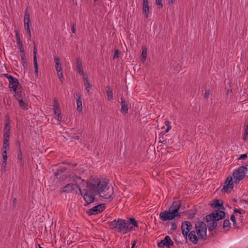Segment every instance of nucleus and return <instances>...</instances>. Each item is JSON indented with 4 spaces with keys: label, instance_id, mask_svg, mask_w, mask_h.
<instances>
[{
    "label": "nucleus",
    "instance_id": "nucleus-1",
    "mask_svg": "<svg viewBox=\"0 0 248 248\" xmlns=\"http://www.w3.org/2000/svg\"><path fill=\"white\" fill-rule=\"evenodd\" d=\"M108 180L96 177H91L87 182V188L80 190V194L83 197L87 206L95 201V195H100V197L109 201L112 200V196L114 190L113 187L108 186Z\"/></svg>",
    "mask_w": 248,
    "mask_h": 248
},
{
    "label": "nucleus",
    "instance_id": "nucleus-2",
    "mask_svg": "<svg viewBox=\"0 0 248 248\" xmlns=\"http://www.w3.org/2000/svg\"><path fill=\"white\" fill-rule=\"evenodd\" d=\"M248 171V168L247 166H242L239 167L237 170H235L232 173V176L229 175L225 182V186L222 190L224 192H227L228 191H230L232 189L233 187V182L232 179H234V182L236 184L238 183L241 180L244 178L246 173Z\"/></svg>",
    "mask_w": 248,
    "mask_h": 248
},
{
    "label": "nucleus",
    "instance_id": "nucleus-3",
    "mask_svg": "<svg viewBox=\"0 0 248 248\" xmlns=\"http://www.w3.org/2000/svg\"><path fill=\"white\" fill-rule=\"evenodd\" d=\"M109 224L112 227V229H115L118 232L125 234L131 231L132 228L129 227L128 223L125 219L118 218L114 219L109 222Z\"/></svg>",
    "mask_w": 248,
    "mask_h": 248
},
{
    "label": "nucleus",
    "instance_id": "nucleus-4",
    "mask_svg": "<svg viewBox=\"0 0 248 248\" xmlns=\"http://www.w3.org/2000/svg\"><path fill=\"white\" fill-rule=\"evenodd\" d=\"M195 226L199 239L202 240H207V226L205 223L203 221H198L195 223Z\"/></svg>",
    "mask_w": 248,
    "mask_h": 248
},
{
    "label": "nucleus",
    "instance_id": "nucleus-5",
    "mask_svg": "<svg viewBox=\"0 0 248 248\" xmlns=\"http://www.w3.org/2000/svg\"><path fill=\"white\" fill-rule=\"evenodd\" d=\"M3 76L8 80V87L11 90L16 92L17 90H20L21 88V85L16 78L8 74H3Z\"/></svg>",
    "mask_w": 248,
    "mask_h": 248
},
{
    "label": "nucleus",
    "instance_id": "nucleus-6",
    "mask_svg": "<svg viewBox=\"0 0 248 248\" xmlns=\"http://www.w3.org/2000/svg\"><path fill=\"white\" fill-rule=\"evenodd\" d=\"M106 205L104 203L99 204L88 210L86 212L89 216L97 215L102 212L105 209Z\"/></svg>",
    "mask_w": 248,
    "mask_h": 248
},
{
    "label": "nucleus",
    "instance_id": "nucleus-7",
    "mask_svg": "<svg viewBox=\"0 0 248 248\" xmlns=\"http://www.w3.org/2000/svg\"><path fill=\"white\" fill-rule=\"evenodd\" d=\"M181 207V202L180 201H174L169 208V210L173 214L175 217H180V214L178 213Z\"/></svg>",
    "mask_w": 248,
    "mask_h": 248
},
{
    "label": "nucleus",
    "instance_id": "nucleus-8",
    "mask_svg": "<svg viewBox=\"0 0 248 248\" xmlns=\"http://www.w3.org/2000/svg\"><path fill=\"white\" fill-rule=\"evenodd\" d=\"M159 216L160 219L163 221H165L168 220H171L175 217V216L169 210H164L160 212Z\"/></svg>",
    "mask_w": 248,
    "mask_h": 248
},
{
    "label": "nucleus",
    "instance_id": "nucleus-9",
    "mask_svg": "<svg viewBox=\"0 0 248 248\" xmlns=\"http://www.w3.org/2000/svg\"><path fill=\"white\" fill-rule=\"evenodd\" d=\"M173 245L174 243L171 240L170 237L168 235H166L164 239L158 243L157 246L159 248L166 247L167 248H170L171 246H173Z\"/></svg>",
    "mask_w": 248,
    "mask_h": 248
},
{
    "label": "nucleus",
    "instance_id": "nucleus-10",
    "mask_svg": "<svg viewBox=\"0 0 248 248\" xmlns=\"http://www.w3.org/2000/svg\"><path fill=\"white\" fill-rule=\"evenodd\" d=\"M78 189L79 190L80 193V190H82V189H81L78 185L74 184H69L62 188V192L64 193H69L72 190H74L77 192Z\"/></svg>",
    "mask_w": 248,
    "mask_h": 248
},
{
    "label": "nucleus",
    "instance_id": "nucleus-11",
    "mask_svg": "<svg viewBox=\"0 0 248 248\" xmlns=\"http://www.w3.org/2000/svg\"><path fill=\"white\" fill-rule=\"evenodd\" d=\"M29 22H30V15L28 11V9L27 8L25 12L24 23L25 28L27 32H28L29 38L30 40L31 38V31L30 26H29Z\"/></svg>",
    "mask_w": 248,
    "mask_h": 248
},
{
    "label": "nucleus",
    "instance_id": "nucleus-12",
    "mask_svg": "<svg viewBox=\"0 0 248 248\" xmlns=\"http://www.w3.org/2000/svg\"><path fill=\"white\" fill-rule=\"evenodd\" d=\"M192 226V224L189 221H185L183 222L181 225L182 233H184L185 232V233H188L191 229Z\"/></svg>",
    "mask_w": 248,
    "mask_h": 248
},
{
    "label": "nucleus",
    "instance_id": "nucleus-13",
    "mask_svg": "<svg viewBox=\"0 0 248 248\" xmlns=\"http://www.w3.org/2000/svg\"><path fill=\"white\" fill-rule=\"evenodd\" d=\"M121 112L123 114H126L128 113V108L127 101L125 100V99L122 97L121 98Z\"/></svg>",
    "mask_w": 248,
    "mask_h": 248
},
{
    "label": "nucleus",
    "instance_id": "nucleus-14",
    "mask_svg": "<svg viewBox=\"0 0 248 248\" xmlns=\"http://www.w3.org/2000/svg\"><path fill=\"white\" fill-rule=\"evenodd\" d=\"M212 214L215 217V220L217 221L224 218L225 216V212L220 210H215Z\"/></svg>",
    "mask_w": 248,
    "mask_h": 248
},
{
    "label": "nucleus",
    "instance_id": "nucleus-15",
    "mask_svg": "<svg viewBox=\"0 0 248 248\" xmlns=\"http://www.w3.org/2000/svg\"><path fill=\"white\" fill-rule=\"evenodd\" d=\"M149 6L148 0H143L142 11L146 18H148L149 14Z\"/></svg>",
    "mask_w": 248,
    "mask_h": 248
},
{
    "label": "nucleus",
    "instance_id": "nucleus-16",
    "mask_svg": "<svg viewBox=\"0 0 248 248\" xmlns=\"http://www.w3.org/2000/svg\"><path fill=\"white\" fill-rule=\"evenodd\" d=\"M33 64H34V72L36 76L38 75V63H37V57H36V54H37V49L35 46L34 45L33 49Z\"/></svg>",
    "mask_w": 248,
    "mask_h": 248
},
{
    "label": "nucleus",
    "instance_id": "nucleus-17",
    "mask_svg": "<svg viewBox=\"0 0 248 248\" xmlns=\"http://www.w3.org/2000/svg\"><path fill=\"white\" fill-rule=\"evenodd\" d=\"M189 240L193 244L195 245L198 243L199 238L196 235V232L194 231H191L188 234Z\"/></svg>",
    "mask_w": 248,
    "mask_h": 248
},
{
    "label": "nucleus",
    "instance_id": "nucleus-18",
    "mask_svg": "<svg viewBox=\"0 0 248 248\" xmlns=\"http://www.w3.org/2000/svg\"><path fill=\"white\" fill-rule=\"evenodd\" d=\"M210 205L214 208L224 209V208L223 206V202L219 200H214L213 202L211 203Z\"/></svg>",
    "mask_w": 248,
    "mask_h": 248
},
{
    "label": "nucleus",
    "instance_id": "nucleus-19",
    "mask_svg": "<svg viewBox=\"0 0 248 248\" xmlns=\"http://www.w3.org/2000/svg\"><path fill=\"white\" fill-rule=\"evenodd\" d=\"M15 93V98L18 100L25 98V93L22 91V88L20 90H17L16 92H14Z\"/></svg>",
    "mask_w": 248,
    "mask_h": 248
},
{
    "label": "nucleus",
    "instance_id": "nucleus-20",
    "mask_svg": "<svg viewBox=\"0 0 248 248\" xmlns=\"http://www.w3.org/2000/svg\"><path fill=\"white\" fill-rule=\"evenodd\" d=\"M76 65L77 72L81 75H83L84 72L83 70L82 62L79 58H77L76 59Z\"/></svg>",
    "mask_w": 248,
    "mask_h": 248
},
{
    "label": "nucleus",
    "instance_id": "nucleus-21",
    "mask_svg": "<svg viewBox=\"0 0 248 248\" xmlns=\"http://www.w3.org/2000/svg\"><path fill=\"white\" fill-rule=\"evenodd\" d=\"M19 106L22 109L26 110L28 109V103L26 101V98L17 100Z\"/></svg>",
    "mask_w": 248,
    "mask_h": 248
},
{
    "label": "nucleus",
    "instance_id": "nucleus-22",
    "mask_svg": "<svg viewBox=\"0 0 248 248\" xmlns=\"http://www.w3.org/2000/svg\"><path fill=\"white\" fill-rule=\"evenodd\" d=\"M53 113L55 115H56L58 113L61 112V110L60 109V105L59 103L57 101L56 98L54 99V103L53 105Z\"/></svg>",
    "mask_w": 248,
    "mask_h": 248
},
{
    "label": "nucleus",
    "instance_id": "nucleus-23",
    "mask_svg": "<svg viewBox=\"0 0 248 248\" xmlns=\"http://www.w3.org/2000/svg\"><path fill=\"white\" fill-rule=\"evenodd\" d=\"M217 221L213 220V221L208 222L207 226L208 228V230L210 231H212V230L215 229V228L217 227Z\"/></svg>",
    "mask_w": 248,
    "mask_h": 248
},
{
    "label": "nucleus",
    "instance_id": "nucleus-24",
    "mask_svg": "<svg viewBox=\"0 0 248 248\" xmlns=\"http://www.w3.org/2000/svg\"><path fill=\"white\" fill-rule=\"evenodd\" d=\"M76 103L77 105V109L78 112L82 111V101L80 96H79L76 100Z\"/></svg>",
    "mask_w": 248,
    "mask_h": 248
},
{
    "label": "nucleus",
    "instance_id": "nucleus-25",
    "mask_svg": "<svg viewBox=\"0 0 248 248\" xmlns=\"http://www.w3.org/2000/svg\"><path fill=\"white\" fill-rule=\"evenodd\" d=\"M55 63V68L56 71L62 70L61 64L60 63V60L58 57H55L54 59Z\"/></svg>",
    "mask_w": 248,
    "mask_h": 248
},
{
    "label": "nucleus",
    "instance_id": "nucleus-26",
    "mask_svg": "<svg viewBox=\"0 0 248 248\" xmlns=\"http://www.w3.org/2000/svg\"><path fill=\"white\" fill-rule=\"evenodd\" d=\"M10 119L9 116L6 117V123L5 124L3 132H10V127L9 126Z\"/></svg>",
    "mask_w": 248,
    "mask_h": 248
},
{
    "label": "nucleus",
    "instance_id": "nucleus-27",
    "mask_svg": "<svg viewBox=\"0 0 248 248\" xmlns=\"http://www.w3.org/2000/svg\"><path fill=\"white\" fill-rule=\"evenodd\" d=\"M107 97L108 99L110 101L111 100L113 99V92L112 90L109 87L107 86Z\"/></svg>",
    "mask_w": 248,
    "mask_h": 248
},
{
    "label": "nucleus",
    "instance_id": "nucleus-28",
    "mask_svg": "<svg viewBox=\"0 0 248 248\" xmlns=\"http://www.w3.org/2000/svg\"><path fill=\"white\" fill-rule=\"evenodd\" d=\"M17 145L18 146V149H19V151H18L19 152H18V154L17 159L18 161L20 162V164H21V163H22V154L21 150V149H20V143H19V141H18L17 142Z\"/></svg>",
    "mask_w": 248,
    "mask_h": 248
},
{
    "label": "nucleus",
    "instance_id": "nucleus-29",
    "mask_svg": "<svg viewBox=\"0 0 248 248\" xmlns=\"http://www.w3.org/2000/svg\"><path fill=\"white\" fill-rule=\"evenodd\" d=\"M215 217L212 213L210 215H207L205 217L203 218V220L206 221L207 223L215 220Z\"/></svg>",
    "mask_w": 248,
    "mask_h": 248
},
{
    "label": "nucleus",
    "instance_id": "nucleus-30",
    "mask_svg": "<svg viewBox=\"0 0 248 248\" xmlns=\"http://www.w3.org/2000/svg\"><path fill=\"white\" fill-rule=\"evenodd\" d=\"M83 80H84V81L85 82H84V85L86 87V90H87V91L88 92H89V89L91 88V85H90V83H89V81L88 80L87 78L84 77Z\"/></svg>",
    "mask_w": 248,
    "mask_h": 248
},
{
    "label": "nucleus",
    "instance_id": "nucleus-31",
    "mask_svg": "<svg viewBox=\"0 0 248 248\" xmlns=\"http://www.w3.org/2000/svg\"><path fill=\"white\" fill-rule=\"evenodd\" d=\"M147 48L145 47H142V53L141 55V59L144 61L146 60L147 56Z\"/></svg>",
    "mask_w": 248,
    "mask_h": 248
},
{
    "label": "nucleus",
    "instance_id": "nucleus-32",
    "mask_svg": "<svg viewBox=\"0 0 248 248\" xmlns=\"http://www.w3.org/2000/svg\"><path fill=\"white\" fill-rule=\"evenodd\" d=\"M127 223L132 224L135 227H138V223L136 221V220H135V219L134 218H130L129 219V221Z\"/></svg>",
    "mask_w": 248,
    "mask_h": 248
},
{
    "label": "nucleus",
    "instance_id": "nucleus-33",
    "mask_svg": "<svg viewBox=\"0 0 248 248\" xmlns=\"http://www.w3.org/2000/svg\"><path fill=\"white\" fill-rule=\"evenodd\" d=\"M74 181L77 183H79V182L81 181V182H83L87 184V182L84 180H82L81 177H80L79 176L77 175L75 176V177H74Z\"/></svg>",
    "mask_w": 248,
    "mask_h": 248
},
{
    "label": "nucleus",
    "instance_id": "nucleus-34",
    "mask_svg": "<svg viewBox=\"0 0 248 248\" xmlns=\"http://www.w3.org/2000/svg\"><path fill=\"white\" fill-rule=\"evenodd\" d=\"M10 145L9 141H3L2 149L3 150H9Z\"/></svg>",
    "mask_w": 248,
    "mask_h": 248
},
{
    "label": "nucleus",
    "instance_id": "nucleus-35",
    "mask_svg": "<svg viewBox=\"0 0 248 248\" xmlns=\"http://www.w3.org/2000/svg\"><path fill=\"white\" fill-rule=\"evenodd\" d=\"M230 226V222L229 219H225L223 221V227L225 229L226 228L229 227Z\"/></svg>",
    "mask_w": 248,
    "mask_h": 248
},
{
    "label": "nucleus",
    "instance_id": "nucleus-36",
    "mask_svg": "<svg viewBox=\"0 0 248 248\" xmlns=\"http://www.w3.org/2000/svg\"><path fill=\"white\" fill-rule=\"evenodd\" d=\"M230 219L232 222L233 226L235 228H237V224H236V220H235V216L234 215H232L231 216Z\"/></svg>",
    "mask_w": 248,
    "mask_h": 248
},
{
    "label": "nucleus",
    "instance_id": "nucleus-37",
    "mask_svg": "<svg viewBox=\"0 0 248 248\" xmlns=\"http://www.w3.org/2000/svg\"><path fill=\"white\" fill-rule=\"evenodd\" d=\"M15 33H16V37L17 44H20V43H22L20 38V35H19V33L18 31H15Z\"/></svg>",
    "mask_w": 248,
    "mask_h": 248
},
{
    "label": "nucleus",
    "instance_id": "nucleus-38",
    "mask_svg": "<svg viewBox=\"0 0 248 248\" xmlns=\"http://www.w3.org/2000/svg\"><path fill=\"white\" fill-rule=\"evenodd\" d=\"M17 44L18 45V49H19L20 53L21 54L25 53L23 46L22 43H21L20 44Z\"/></svg>",
    "mask_w": 248,
    "mask_h": 248
},
{
    "label": "nucleus",
    "instance_id": "nucleus-39",
    "mask_svg": "<svg viewBox=\"0 0 248 248\" xmlns=\"http://www.w3.org/2000/svg\"><path fill=\"white\" fill-rule=\"evenodd\" d=\"M57 71V74H58V76L59 78V79H60L61 81L62 82V79H63V74H62V70H59V71Z\"/></svg>",
    "mask_w": 248,
    "mask_h": 248
},
{
    "label": "nucleus",
    "instance_id": "nucleus-40",
    "mask_svg": "<svg viewBox=\"0 0 248 248\" xmlns=\"http://www.w3.org/2000/svg\"><path fill=\"white\" fill-rule=\"evenodd\" d=\"M66 170V169H61L60 170H58L56 172H54L55 176L58 178V175L59 174V171H61L62 173L65 172Z\"/></svg>",
    "mask_w": 248,
    "mask_h": 248
},
{
    "label": "nucleus",
    "instance_id": "nucleus-41",
    "mask_svg": "<svg viewBox=\"0 0 248 248\" xmlns=\"http://www.w3.org/2000/svg\"><path fill=\"white\" fill-rule=\"evenodd\" d=\"M120 55V52L118 49L115 50L114 54L113 55V59L119 58Z\"/></svg>",
    "mask_w": 248,
    "mask_h": 248
},
{
    "label": "nucleus",
    "instance_id": "nucleus-42",
    "mask_svg": "<svg viewBox=\"0 0 248 248\" xmlns=\"http://www.w3.org/2000/svg\"><path fill=\"white\" fill-rule=\"evenodd\" d=\"M21 59L22 63H24L25 64L26 62H27L25 53L21 54Z\"/></svg>",
    "mask_w": 248,
    "mask_h": 248
},
{
    "label": "nucleus",
    "instance_id": "nucleus-43",
    "mask_svg": "<svg viewBox=\"0 0 248 248\" xmlns=\"http://www.w3.org/2000/svg\"><path fill=\"white\" fill-rule=\"evenodd\" d=\"M177 227V225L175 222H172L171 223V228H170L171 230L174 231V230H176Z\"/></svg>",
    "mask_w": 248,
    "mask_h": 248
},
{
    "label": "nucleus",
    "instance_id": "nucleus-44",
    "mask_svg": "<svg viewBox=\"0 0 248 248\" xmlns=\"http://www.w3.org/2000/svg\"><path fill=\"white\" fill-rule=\"evenodd\" d=\"M165 125L167 126V128L166 130V132H168L170 129L171 126L170 125V122L167 121L165 122Z\"/></svg>",
    "mask_w": 248,
    "mask_h": 248
},
{
    "label": "nucleus",
    "instance_id": "nucleus-45",
    "mask_svg": "<svg viewBox=\"0 0 248 248\" xmlns=\"http://www.w3.org/2000/svg\"><path fill=\"white\" fill-rule=\"evenodd\" d=\"M155 3L157 5L159 6V8H162L163 7L162 0H155Z\"/></svg>",
    "mask_w": 248,
    "mask_h": 248
},
{
    "label": "nucleus",
    "instance_id": "nucleus-46",
    "mask_svg": "<svg viewBox=\"0 0 248 248\" xmlns=\"http://www.w3.org/2000/svg\"><path fill=\"white\" fill-rule=\"evenodd\" d=\"M247 157H248L247 154H242L240 155L239 157L238 158V159L244 160V159H246L247 158Z\"/></svg>",
    "mask_w": 248,
    "mask_h": 248
},
{
    "label": "nucleus",
    "instance_id": "nucleus-47",
    "mask_svg": "<svg viewBox=\"0 0 248 248\" xmlns=\"http://www.w3.org/2000/svg\"><path fill=\"white\" fill-rule=\"evenodd\" d=\"M210 94V91L209 90H206L205 91L204 94V98L208 99Z\"/></svg>",
    "mask_w": 248,
    "mask_h": 248
},
{
    "label": "nucleus",
    "instance_id": "nucleus-48",
    "mask_svg": "<svg viewBox=\"0 0 248 248\" xmlns=\"http://www.w3.org/2000/svg\"><path fill=\"white\" fill-rule=\"evenodd\" d=\"M7 165V161H2V164H1V169L5 170L6 167Z\"/></svg>",
    "mask_w": 248,
    "mask_h": 248
},
{
    "label": "nucleus",
    "instance_id": "nucleus-49",
    "mask_svg": "<svg viewBox=\"0 0 248 248\" xmlns=\"http://www.w3.org/2000/svg\"><path fill=\"white\" fill-rule=\"evenodd\" d=\"M76 25V24H74V23H73L72 25L71 30H72V32L74 33H75L76 32V28H75Z\"/></svg>",
    "mask_w": 248,
    "mask_h": 248
},
{
    "label": "nucleus",
    "instance_id": "nucleus-50",
    "mask_svg": "<svg viewBox=\"0 0 248 248\" xmlns=\"http://www.w3.org/2000/svg\"><path fill=\"white\" fill-rule=\"evenodd\" d=\"M56 115L58 116L57 120L58 121H61L62 120V117L61 116V112L57 113Z\"/></svg>",
    "mask_w": 248,
    "mask_h": 248
},
{
    "label": "nucleus",
    "instance_id": "nucleus-51",
    "mask_svg": "<svg viewBox=\"0 0 248 248\" xmlns=\"http://www.w3.org/2000/svg\"><path fill=\"white\" fill-rule=\"evenodd\" d=\"M233 212H234V213H239L240 215H241V214H242V212H241V210H239V209H236V208H235V209L233 210Z\"/></svg>",
    "mask_w": 248,
    "mask_h": 248
},
{
    "label": "nucleus",
    "instance_id": "nucleus-52",
    "mask_svg": "<svg viewBox=\"0 0 248 248\" xmlns=\"http://www.w3.org/2000/svg\"><path fill=\"white\" fill-rule=\"evenodd\" d=\"M9 137H10V136H6L3 135V141H9Z\"/></svg>",
    "mask_w": 248,
    "mask_h": 248
},
{
    "label": "nucleus",
    "instance_id": "nucleus-53",
    "mask_svg": "<svg viewBox=\"0 0 248 248\" xmlns=\"http://www.w3.org/2000/svg\"><path fill=\"white\" fill-rule=\"evenodd\" d=\"M238 220L240 221V222H242L243 220V216L241 215H240L239 216V217L238 218Z\"/></svg>",
    "mask_w": 248,
    "mask_h": 248
},
{
    "label": "nucleus",
    "instance_id": "nucleus-54",
    "mask_svg": "<svg viewBox=\"0 0 248 248\" xmlns=\"http://www.w3.org/2000/svg\"><path fill=\"white\" fill-rule=\"evenodd\" d=\"M23 66L24 67V70L27 71V62H26L25 64L23 63H22Z\"/></svg>",
    "mask_w": 248,
    "mask_h": 248
},
{
    "label": "nucleus",
    "instance_id": "nucleus-55",
    "mask_svg": "<svg viewBox=\"0 0 248 248\" xmlns=\"http://www.w3.org/2000/svg\"><path fill=\"white\" fill-rule=\"evenodd\" d=\"M184 238L187 240V237H188V233H185V232L184 233H182Z\"/></svg>",
    "mask_w": 248,
    "mask_h": 248
},
{
    "label": "nucleus",
    "instance_id": "nucleus-56",
    "mask_svg": "<svg viewBox=\"0 0 248 248\" xmlns=\"http://www.w3.org/2000/svg\"><path fill=\"white\" fill-rule=\"evenodd\" d=\"M9 150H3V152H2V155H7V151H8Z\"/></svg>",
    "mask_w": 248,
    "mask_h": 248
},
{
    "label": "nucleus",
    "instance_id": "nucleus-57",
    "mask_svg": "<svg viewBox=\"0 0 248 248\" xmlns=\"http://www.w3.org/2000/svg\"><path fill=\"white\" fill-rule=\"evenodd\" d=\"M2 159H3V161H7V155H2Z\"/></svg>",
    "mask_w": 248,
    "mask_h": 248
},
{
    "label": "nucleus",
    "instance_id": "nucleus-58",
    "mask_svg": "<svg viewBox=\"0 0 248 248\" xmlns=\"http://www.w3.org/2000/svg\"><path fill=\"white\" fill-rule=\"evenodd\" d=\"M6 136H10V132H4V135Z\"/></svg>",
    "mask_w": 248,
    "mask_h": 248
},
{
    "label": "nucleus",
    "instance_id": "nucleus-59",
    "mask_svg": "<svg viewBox=\"0 0 248 248\" xmlns=\"http://www.w3.org/2000/svg\"><path fill=\"white\" fill-rule=\"evenodd\" d=\"M159 142H161V143H163L164 144H167V141L166 140H163L162 141L160 140Z\"/></svg>",
    "mask_w": 248,
    "mask_h": 248
},
{
    "label": "nucleus",
    "instance_id": "nucleus-60",
    "mask_svg": "<svg viewBox=\"0 0 248 248\" xmlns=\"http://www.w3.org/2000/svg\"><path fill=\"white\" fill-rule=\"evenodd\" d=\"M195 213H193V214H189V217L190 218H193L194 217V216H195Z\"/></svg>",
    "mask_w": 248,
    "mask_h": 248
},
{
    "label": "nucleus",
    "instance_id": "nucleus-61",
    "mask_svg": "<svg viewBox=\"0 0 248 248\" xmlns=\"http://www.w3.org/2000/svg\"><path fill=\"white\" fill-rule=\"evenodd\" d=\"M136 243V242L135 241L133 242V243L132 244L131 248H134Z\"/></svg>",
    "mask_w": 248,
    "mask_h": 248
},
{
    "label": "nucleus",
    "instance_id": "nucleus-62",
    "mask_svg": "<svg viewBox=\"0 0 248 248\" xmlns=\"http://www.w3.org/2000/svg\"><path fill=\"white\" fill-rule=\"evenodd\" d=\"M174 0H169V3L170 4H172V3H173V1H174Z\"/></svg>",
    "mask_w": 248,
    "mask_h": 248
},
{
    "label": "nucleus",
    "instance_id": "nucleus-63",
    "mask_svg": "<svg viewBox=\"0 0 248 248\" xmlns=\"http://www.w3.org/2000/svg\"><path fill=\"white\" fill-rule=\"evenodd\" d=\"M242 201L248 204V200H243Z\"/></svg>",
    "mask_w": 248,
    "mask_h": 248
},
{
    "label": "nucleus",
    "instance_id": "nucleus-64",
    "mask_svg": "<svg viewBox=\"0 0 248 248\" xmlns=\"http://www.w3.org/2000/svg\"><path fill=\"white\" fill-rule=\"evenodd\" d=\"M16 198L14 199L13 201V203H15L16 202Z\"/></svg>",
    "mask_w": 248,
    "mask_h": 248
}]
</instances>
